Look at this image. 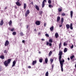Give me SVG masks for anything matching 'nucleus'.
<instances>
[{
  "label": "nucleus",
  "instance_id": "6",
  "mask_svg": "<svg viewBox=\"0 0 76 76\" xmlns=\"http://www.w3.org/2000/svg\"><path fill=\"white\" fill-rule=\"evenodd\" d=\"M15 64H16V61H14L12 63V67H14L15 66Z\"/></svg>",
  "mask_w": 76,
  "mask_h": 76
},
{
  "label": "nucleus",
  "instance_id": "2",
  "mask_svg": "<svg viewBox=\"0 0 76 76\" xmlns=\"http://www.w3.org/2000/svg\"><path fill=\"white\" fill-rule=\"evenodd\" d=\"M11 60V59H9L7 61H5L4 63V66H5L6 67L8 66L9 64V63H10Z\"/></svg>",
  "mask_w": 76,
  "mask_h": 76
},
{
  "label": "nucleus",
  "instance_id": "9",
  "mask_svg": "<svg viewBox=\"0 0 76 76\" xmlns=\"http://www.w3.org/2000/svg\"><path fill=\"white\" fill-rule=\"evenodd\" d=\"M66 27L67 29H68L70 28V25L68 24H67L66 25Z\"/></svg>",
  "mask_w": 76,
  "mask_h": 76
},
{
  "label": "nucleus",
  "instance_id": "38",
  "mask_svg": "<svg viewBox=\"0 0 76 76\" xmlns=\"http://www.w3.org/2000/svg\"><path fill=\"white\" fill-rule=\"evenodd\" d=\"M63 21H64V19H63V18H61V22H63Z\"/></svg>",
  "mask_w": 76,
  "mask_h": 76
},
{
  "label": "nucleus",
  "instance_id": "7",
  "mask_svg": "<svg viewBox=\"0 0 76 76\" xmlns=\"http://www.w3.org/2000/svg\"><path fill=\"white\" fill-rule=\"evenodd\" d=\"M16 5H17L18 6H21V4H20V3H19V2H17L16 3Z\"/></svg>",
  "mask_w": 76,
  "mask_h": 76
},
{
  "label": "nucleus",
  "instance_id": "24",
  "mask_svg": "<svg viewBox=\"0 0 76 76\" xmlns=\"http://www.w3.org/2000/svg\"><path fill=\"white\" fill-rule=\"evenodd\" d=\"M58 11L59 12H61V11H62V9L60 8H59L58 9Z\"/></svg>",
  "mask_w": 76,
  "mask_h": 76
},
{
  "label": "nucleus",
  "instance_id": "10",
  "mask_svg": "<svg viewBox=\"0 0 76 76\" xmlns=\"http://www.w3.org/2000/svg\"><path fill=\"white\" fill-rule=\"evenodd\" d=\"M3 25V20H2L0 23V26H2Z\"/></svg>",
  "mask_w": 76,
  "mask_h": 76
},
{
  "label": "nucleus",
  "instance_id": "18",
  "mask_svg": "<svg viewBox=\"0 0 76 76\" xmlns=\"http://www.w3.org/2000/svg\"><path fill=\"white\" fill-rule=\"evenodd\" d=\"M37 63V61H33L32 64L33 65H34V64H36Z\"/></svg>",
  "mask_w": 76,
  "mask_h": 76
},
{
  "label": "nucleus",
  "instance_id": "49",
  "mask_svg": "<svg viewBox=\"0 0 76 76\" xmlns=\"http://www.w3.org/2000/svg\"><path fill=\"white\" fill-rule=\"evenodd\" d=\"M22 42H23V43H25V40H23L22 41Z\"/></svg>",
  "mask_w": 76,
  "mask_h": 76
},
{
  "label": "nucleus",
  "instance_id": "51",
  "mask_svg": "<svg viewBox=\"0 0 76 76\" xmlns=\"http://www.w3.org/2000/svg\"><path fill=\"white\" fill-rule=\"evenodd\" d=\"M31 4H34V3H33V2H31Z\"/></svg>",
  "mask_w": 76,
  "mask_h": 76
},
{
  "label": "nucleus",
  "instance_id": "5",
  "mask_svg": "<svg viewBox=\"0 0 76 76\" xmlns=\"http://www.w3.org/2000/svg\"><path fill=\"white\" fill-rule=\"evenodd\" d=\"M35 23L37 25H40V21H37Z\"/></svg>",
  "mask_w": 76,
  "mask_h": 76
},
{
  "label": "nucleus",
  "instance_id": "55",
  "mask_svg": "<svg viewBox=\"0 0 76 76\" xmlns=\"http://www.w3.org/2000/svg\"><path fill=\"white\" fill-rule=\"evenodd\" d=\"M68 60H70V58H68Z\"/></svg>",
  "mask_w": 76,
  "mask_h": 76
},
{
  "label": "nucleus",
  "instance_id": "47",
  "mask_svg": "<svg viewBox=\"0 0 76 76\" xmlns=\"http://www.w3.org/2000/svg\"><path fill=\"white\" fill-rule=\"evenodd\" d=\"M73 48V45H72V46L71 47V48Z\"/></svg>",
  "mask_w": 76,
  "mask_h": 76
},
{
  "label": "nucleus",
  "instance_id": "54",
  "mask_svg": "<svg viewBox=\"0 0 76 76\" xmlns=\"http://www.w3.org/2000/svg\"><path fill=\"white\" fill-rule=\"evenodd\" d=\"M40 34H41V33L40 32L38 33V35H40Z\"/></svg>",
  "mask_w": 76,
  "mask_h": 76
},
{
  "label": "nucleus",
  "instance_id": "13",
  "mask_svg": "<svg viewBox=\"0 0 76 76\" xmlns=\"http://www.w3.org/2000/svg\"><path fill=\"white\" fill-rule=\"evenodd\" d=\"M60 20V17H58L57 18V22H59Z\"/></svg>",
  "mask_w": 76,
  "mask_h": 76
},
{
  "label": "nucleus",
  "instance_id": "27",
  "mask_svg": "<svg viewBox=\"0 0 76 76\" xmlns=\"http://www.w3.org/2000/svg\"><path fill=\"white\" fill-rule=\"evenodd\" d=\"M20 35L21 36V37L23 36L24 35L23 33L22 32H21V33H20Z\"/></svg>",
  "mask_w": 76,
  "mask_h": 76
},
{
  "label": "nucleus",
  "instance_id": "26",
  "mask_svg": "<svg viewBox=\"0 0 76 76\" xmlns=\"http://www.w3.org/2000/svg\"><path fill=\"white\" fill-rule=\"evenodd\" d=\"M52 54V52L51 51H50L49 53V56H50Z\"/></svg>",
  "mask_w": 76,
  "mask_h": 76
},
{
  "label": "nucleus",
  "instance_id": "16",
  "mask_svg": "<svg viewBox=\"0 0 76 76\" xmlns=\"http://www.w3.org/2000/svg\"><path fill=\"white\" fill-rule=\"evenodd\" d=\"M26 7V3L24 4V7L23 8L24 9H25Z\"/></svg>",
  "mask_w": 76,
  "mask_h": 76
},
{
  "label": "nucleus",
  "instance_id": "56",
  "mask_svg": "<svg viewBox=\"0 0 76 76\" xmlns=\"http://www.w3.org/2000/svg\"><path fill=\"white\" fill-rule=\"evenodd\" d=\"M6 9H7V7H5V10H6Z\"/></svg>",
  "mask_w": 76,
  "mask_h": 76
},
{
  "label": "nucleus",
  "instance_id": "45",
  "mask_svg": "<svg viewBox=\"0 0 76 76\" xmlns=\"http://www.w3.org/2000/svg\"><path fill=\"white\" fill-rule=\"evenodd\" d=\"M52 69H53V68L54 67V64L52 65Z\"/></svg>",
  "mask_w": 76,
  "mask_h": 76
},
{
  "label": "nucleus",
  "instance_id": "8",
  "mask_svg": "<svg viewBox=\"0 0 76 76\" xmlns=\"http://www.w3.org/2000/svg\"><path fill=\"white\" fill-rule=\"evenodd\" d=\"M70 16L71 18H72V16H73V11H71L70 12Z\"/></svg>",
  "mask_w": 76,
  "mask_h": 76
},
{
  "label": "nucleus",
  "instance_id": "43",
  "mask_svg": "<svg viewBox=\"0 0 76 76\" xmlns=\"http://www.w3.org/2000/svg\"><path fill=\"white\" fill-rule=\"evenodd\" d=\"M49 46H52V44H51L50 43L49 44Z\"/></svg>",
  "mask_w": 76,
  "mask_h": 76
},
{
  "label": "nucleus",
  "instance_id": "48",
  "mask_svg": "<svg viewBox=\"0 0 76 76\" xmlns=\"http://www.w3.org/2000/svg\"><path fill=\"white\" fill-rule=\"evenodd\" d=\"M28 68H29V69H31V66H29L28 67Z\"/></svg>",
  "mask_w": 76,
  "mask_h": 76
},
{
  "label": "nucleus",
  "instance_id": "34",
  "mask_svg": "<svg viewBox=\"0 0 76 76\" xmlns=\"http://www.w3.org/2000/svg\"><path fill=\"white\" fill-rule=\"evenodd\" d=\"M49 7H50V8H52V7H53V6L51 4H50V5H49Z\"/></svg>",
  "mask_w": 76,
  "mask_h": 76
},
{
  "label": "nucleus",
  "instance_id": "39",
  "mask_svg": "<svg viewBox=\"0 0 76 76\" xmlns=\"http://www.w3.org/2000/svg\"><path fill=\"white\" fill-rule=\"evenodd\" d=\"M73 58H74V55H73V56H72L70 57V58L71 59H73Z\"/></svg>",
  "mask_w": 76,
  "mask_h": 76
},
{
  "label": "nucleus",
  "instance_id": "35",
  "mask_svg": "<svg viewBox=\"0 0 76 76\" xmlns=\"http://www.w3.org/2000/svg\"><path fill=\"white\" fill-rule=\"evenodd\" d=\"M48 3L49 4H51V1L49 0L48 1Z\"/></svg>",
  "mask_w": 76,
  "mask_h": 76
},
{
  "label": "nucleus",
  "instance_id": "40",
  "mask_svg": "<svg viewBox=\"0 0 76 76\" xmlns=\"http://www.w3.org/2000/svg\"><path fill=\"white\" fill-rule=\"evenodd\" d=\"M45 2L46 3V2H47V1L46 0H44L42 3H45Z\"/></svg>",
  "mask_w": 76,
  "mask_h": 76
},
{
  "label": "nucleus",
  "instance_id": "4",
  "mask_svg": "<svg viewBox=\"0 0 76 76\" xmlns=\"http://www.w3.org/2000/svg\"><path fill=\"white\" fill-rule=\"evenodd\" d=\"M9 42L8 41H6L5 43V46H7L9 45Z\"/></svg>",
  "mask_w": 76,
  "mask_h": 76
},
{
  "label": "nucleus",
  "instance_id": "36",
  "mask_svg": "<svg viewBox=\"0 0 76 76\" xmlns=\"http://www.w3.org/2000/svg\"><path fill=\"white\" fill-rule=\"evenodd\" d=\"M42 13H43V12H42V11H41L39 12V15H41V14H42Z\"/></svg>",
  "mask_w": 76,
  "mask_h": 76
},
{
  "label": "nucleus",
  "instance_id": "14",
  "mask_svg": "<svg viewBox=\"0 0 76 76\" xmlns=\"http://www.w3.org/2000/svg\"><path fill=\"white\" fill-rule=\"evenodd\" d=\"M0 58H1V59H4V56L3 55L0 56Z\"/></svg>",
  "mask_w": 76,
  "mask_h": 76
},
{
  "label": "nucleus",
  "instance_id": "33",
  "mask_svg": "<svg viewBox=\"0 0 76 76\" xmlns=\"http://www.w3.org/2000/svg\"><path fill=\"white\" fill-rule=\"evenodd\" d=\"M61 16H65L66 15V14L64 13H62L61 14Z\"/></svg>",
  "mask_w": 76,
  "mask_h": 76
},
{
  "label": "nucleus",
  "instance_id": "22",
  "mask_svg": "<svg viewBox=\"0 0 76 76\" xmlns=\"http://www.w3.org/2000/svg\"><path fill=\"white\" fill-rule=\"evenodd\" d=\"M35 8L37 10H39V7H38V6L37 5H36L35 6Z\"/></svg>",
  "mask_w": 76,
  "mask_h": 76
},
{
  "label": "nucleus",
  "instance_id": "11",
  "mask_svg": "<svg viewBox=\"0 0 76 76\" xmlns=\"http://www.w3.org/2000/svg\"><path fill=\"white\" fill-rule=\"evenodd\" d=\"M50 30L51 31H53V30H54V26H52L50 28Z\"/></svg>",
  "mask_w": 76,
  "mask_h": 76
},
{
  "label": "nucleus",
  "instance_id": "31",
  "mask_svg": "<svg viewBox=\"0 0 76 76\" xmlns=\"http://www.w3.org/2000/svg\"><path fill=\"white\" fill-rule=\"evenodd\" d=\"M16 32H13L12 33V35H16Z\"/></svg>",
  "mask_w": 76,
  "mask_h": 76
},
{
  "label": "nucleus",
  "instance_id": "21",
  "mask_svg": "<svg viewBox=\"0 0 76 76\" xmlns=\"http://www.w3.org/2000/svg\"><path fill=\"white\" fill-rule=\"evenodd\" d=\"M12 20H10L9 22V25L10 26L11 25H12Z\"/></svg>",
  "mask_w": 76,
  "mask_h": 76
},
{
  "label": "nucleus",
  "instance_id": "50",
  "mask_svg": "<svg viewBox=\"0 0 76 76\" xmlns=\"http://www.w3.org/2000/svg\"><path fill=\"white\" fill-rule=\"evenodd\" d=\"M41 40H42V41H45L44 39H41Z\"/></svg>",
  "mask_w": 76,
  "mask_h": 76
},
{
  "label": "nucleus",
  "instance_id": "20",
  "mask_svg": "<svg viewBox=\"0 0 76 76\" xmlns=\"http://www.w3.org/2000/svg\"><path fill=\"white\" fill-rule=\"evenodd\" d=\"M45 63H46V64L48 62V58H46L45 59Z\"/></svg>",
  "mask_w": 76,
  "mask_h": 76
},
{
  "label": "nucleus",
  "instance_id": "32",
  "mask_svg": "<svg viewBox=\"0 0 76 76\" xmlns=\"http://www.w3.org/2000/svg\"><path fill=\"white\" fill-rule=\"evenodd\" d=\"M50 61L51 62V64H52L53 63V59H50Z\"/></svg>",
  "mask_w": 76,
  "mask_h": 76
},
{
  "label": "nucleus",
  "instance_id": "44",
  "mask_svg": "<svg viewBox=\"0 0 76 76\" xmlns=\"http://www.w3.org/2000/svg\"><path fill=\"white\" fill-rule=\"evenodd\" d=\"M4 53H7V51L6 50H5L4 51Z\"/></svg>",
  "mask_w": 76,
  "mask_h": 76
},
{
  "label": "nucleus",
  "instance_id": "37",
  "mask_svg": "<svg viewBox=\"0 0 76 76\" xmlns=\"http://www.w3.org/2000/svg\"><path fill=\"white\" fill-rule=\"evenodd\" d=\"M45 36L47 37H49V35L48 34H45Z\"/></svg>",
  "mask_w": 76,
  "mask_h": 76
},
{
  "label": "nucleus",
  "instance_id": "59",
  "mask_svg": "<svg viewBox=\"0 0 76 76\" xmlns=\"http://www.w3.org/2000/svg\"><path fill=\"white\" fill-rule=\"evenodd\" d=\"M29 0V1H30L31 0Z\"/></svg>",
  "mask_w": 76,
  "mask_h": 76
},
{
  "label": "nucleus",
  "instance_id": "1",
  "mask_svg": "<svg viewBox=\"0 0 76 76\" xmlns=\"http://www.w3.org/2000/svg\"><path fill=\"white\" fill-rule=\"evenodd\" d=\"M62 54H63L62 51H60L58 54V55L59 56V59L61 68V72H63V63L64 62V60L63 59L62 61L61 60L62 57Z\"/></svg>",
  "mask_w": 76,
  "mask_h": 76
},
{
  "label": "nucleus",
  "instance_id": "30",
  "mask_svg": "<svg viewBox=\"0 0 76 76\" xmlns=\"http://www.w3.org/2000/svg\"><path fill=\"white\" fill-rule=\"evenodd\" d=\"M49 42L50 43H52V42H53V40L52 39H50L49 40Z\"/></svg>",
  "mask_w": 76,
  "mask_h": 76
},
{
  "label": "nucleus",
  "instance_id": "15",
  "mask_svg": "<svg viewBox=\"0 0 76 76\" xmlns=\"http://www.w3.org/2000/svg\"><path fill=\"white\" fill-rule=\"evenodd\" d=\"M55 36L56 37V38H57L58 37V33H56L55 34Z\"/></svg>",
  "mask_w": 76,
  "mask_h": 76
},
{
  "label": "nucleus",
  "instance_id": "17",
  "mask_svg": "<svg viewBox=\"0 0 76 76\" xmlns=\"http://www.w3.org/2000/svg\"><path fill=\"white\" fill-rule=\"evenodd\" d=\"M39 62L40 63H42V58H41L40 59H39Z\"/></svg>",
  "mask_w": 76,
  "mask_h": 76
},
{
  "label": "nucleus",
  "instance_id": "52",
  "mask_svg": "<svg viewBox=\"0 0 76 76\" xmlns=\"http://www.w3.org/2000/svg\"><path fill=\"white\" fill-rule=\"evenodd\" d=\"M44 25L45 26L46 25V23H45L44 24Z\"/></svg>",
  "mask_w": 76,
  "mask_h": 76
},
{
  "label": "nucleus",
  "instance_id": "23",
  "mask_svg": "<svg viewBox=\"0 0 76 76\" xmlns=\"http://www.w3.org/2000/svg\"><path fill=\"white\" fill-rule=\"evenodd\" d=\"M45 6V3H43L42 2V8H43Z\"/></svg>",
  "mask_w": 76,
  "mask_h": 76
},
{
  "label": "nucleus",
  "instance_id": "41",
  "mask_svg": "<svg viewBox=\"0 0 76 76\" xmlns=\"http://www.w3.org/2000/svg\"><path fill=\"white\" fill-rule=\"evenodd\" d=\"M14 28H13L11 29V31H12V32H13V31H14Z\"/></svg>",
  "mask_w": 76,
  "mask_h": 76
},
{
  "label": "nucleus",
  "instance_id": "19",
  "mask_svg": "<svg viewBox=\"0 0 76 76\" xmlns=\"http://www.w3.org/2000/svg\"><path fill=\"white\" fill-rule=\"evenodd\" d=\"M67 51V48H65L64 50V53H66Z\"/></svg>",
  "mask_w": 76,
  "mask_h": 76
},
{
  "label": "nucleus",
  "instance_id": "42",
  "mask_svg": "<svg viewBox=\"0 0 76 76\" xmlns=\"http://www.w3.org/2000/svg\"><path fill=\"white\" fill-rule=\"evenodd\" d=\"M49 44H50V43H49V42H46V45H49Z\"/></svg>",
  "mask_w": 76,
  "mask_h": 76
},
{
  "label": "nucleus",
  "instance_id": "58",
  "mask_svg": "<svg viewBox=\"0 0 76 76\" xmlns=\"http://www.w3.org/2000/svg\"><path fill=\"white\" fill-rule=\"evenodd\" d=\"M39 54H40V53H41V52H39Z\"/></svg>",
  "mask_w": 76,
  "mask_h": 76
},
{
  "label": "nucleus",
  "instance_id": "29",
  "mask_svg": "<svg viewBox=\"0 0 76 76\" xmlns=\"http://www.w3.org/2000/svg\"><path fill=\"white\" fill-rule=\"evenodd\" d=\"M45 76H48V72L47 71L45 74Z\"/></svg>",
  "mask_w": 76,
  "mask_h": 76
},
{
  "label": "nucleus",
  "instance_id": "25",
  "mask_svg": "<svg viewBox=\"0 0 76 76\" xmlns=\"http://www.w3.org/2000/svg\"><path fill=\"white\" fill-rule=\"evenodd\" d=\"M61 42L59 45V48H61Z\"/></svg>",
  "mask_w": 76,
  "mask_h": 76
},
{
  "label": "nucleus",
  "instance_id": "53",
  "mask_svg": "<svg viewBox=\"0 0 76 76\" xmlns=\"http://www.w3.org/2000/svg\"><path fill=\"white\" fill-rule=\"evenodd\" d=\"M62 26V25H60L59 26V27H61Z\"/></svg>",
  "mask_w": 76,
  "mask_h": 76
},
{
  "label": "nucleus",
  "instance_id": "3",
  "mask_svg": "<svg viewBox=\"0 0 76 76\" xmlns=\"http://www.w3.org/2000/svg\"><path fill=\"white\" fill-rule=\"evenodd\" d=\"M30 13V11H29V10H27L26 11V12L25 14V17H27V16H28V14H29Z\"/></svg>",
  "mask_w": 76,
  "mask_h": 76
},
{
  "label": "nucleus",
  "instance_id": "28",
  "mask_svg": "<svg viewBox=\"0 0 76 76\" xmlns=\"http://www.w3.org/2000/svg\"><path fill=\"white\" fill-rule=\"evenodd\" d=\"M67 45V43L66 42H64V46H66Z\"/></svg>",
  "mask_w": 76,
  "mask_h": 76
},
{
  "label": "nucleus",
  "instance_id": "57",
  "mask_svg": "<svg viewBox=\"0 0 76 76\" xmlns=\"http://www.w3.org/2000/svg\"><path fill=\"white\" fill-rule=\"evenodd\" d=\"M63 22H61V24L62 25Z\"/></svg>",
  "mask_w": 76,
  "mask_h": 76
},
{
  "label": "nucleus",
  "instance_id": "12",
  "mask_svg": "<svg viewBox=\"0 0 76 76\" xmlns=\"http://www.w3.org/2000/svg\"><path fill=\"white\" fill-rule=\"evenodd\" d=\"M73 26V24L72 23H71L70 24V27H69V28H70L71 29H73V27H72Z\"/></svg>",
  "mask_w": 76,
  "mask_h": 76
},
{
  "label": "nucleus",
  "instance_id": "46",
  "mask_svg": "<svg viewBox=\"0 0 76 76\" xmlns=\"http://www.w3.org/2000/svg\"><path fill=\"white\" fill-rule=\"evenodd\" d=\"M26 26L27 29H28V28L29 27V25H27Z\"/></svg>",
  "mask_w": 76,
  "mask_h": 76
}]
</instances>
